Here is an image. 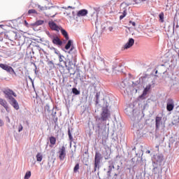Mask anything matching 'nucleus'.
Wrapping results in <instances>:
<instances>
[{
  "mask_svg": "<svg viewBox=\"0 0 179 179\" xmlns=\"http://www.w3.org/2000/svg\"><path fill=\"white\" fill-rule=\"evenodd\" d=\"M62 36L66 38V40H69V36L68 35V32L64 29H62V27H61V29H59Z\"/></svg>",
  "mask_w": 179,
  "mask_h": 179,
  "instance_id": "bb28decb",
  "label": "nucleus"
},
{
  "mask_svg": "<svg viewBox=\"0 0 179 179\" xmlns=\"http://www.w3.org/2000/svg\"><path fill=\"white\" fill-rule=\"evenodd\" d=\"M2 92L3 94H5L6 99H8V101L12 100V99H14L13 96L17 97V94H16V93H15V92L10 89H3Z\"/></svg>",
  "mask_w": 179,
  "mask_h": 179,
  "instance_id": "0eeeda50",
  "label": "nucleus"
},
{
  "mask_svg": "<svg viewBox=\"0 0 179 179\" xmlns=\"http://www.w3.org/2000/svg\"><path fill=\"white\" fill-rule=\"evenodd\" d=\"M22 131H23V126L20 124L18 127V132H22Z\"/></svg>",
  "mask_w": 179,
  "mask_h": 179,
  "instance_id": "c03bdc74",
  "label": "nucleus"
},
{
  "mask_svg": "<svg viewBox=\"0 0 179 179\" xmlns=\"http://www.w3.org/2000/svg\"><path fill=\"white\" fill-rule=\"evenodd\" d=\"M129 24H132V26L136 27V23L135 22L129 21Z\"/></svg>",
  "mask_w": 179,
  "mask_h": 179,
  "instance_id": "8fccbe9b",
  "label": "nucleus"
},
{
  "mask_svg": "<svg viewBox=\"0 0 179 179\" xmlns=\"http://www.w3.org/2000/svg\"><path fill=\"white\" fill-rule=\"evenodd\" d=\"M113 27H108V30H109V31H113Z\"/></svg>",
  "mask_w": 179,
  "mask_h": 179,
  "instance_id": "864d4df0",
  "label": "nucleus"
},
{
  "mask_svg": "<svg viewBox=\"0 0 179 179\" xmlns=\"http://www.w3.org/2000/svg\"><path fill=\"white\" fill-rule=\"evenodd\" d=\"M1 34H4L6 38L10 40V41H13V40H16V37L17 36V34L13 31H9L5 33L1 32Z\"/></svg>",
  "mask_w": 179,
  "mask_h": 179,
  "instance_id": "6e6552de",
  "label": "nucleus"
},
{
  "mask_svg": "<svg viewBox=\"0 0 179 179\" xmlns=\"http://www.w3.org/2000/svg\"><path fill=\"white\" fill-rule=\"evenodd\" d=\"M120 87L122 90H124V93H125V90L127 92V90H128V88L129 87V84L128 83V80H124L120 85Z\"/></svg>",
  "mask_w": 179,
  "mask_h": 179,
  "instance_id": "2eb2a0df",
  "label": "nucleus"
},
{
  "mask_svg": "<svg viewBox=\"0 0 179 179\" xmlns=\"http://www.w3.org/2000/svg\"><path fill=\"white\" fill-rule=\"evenodd\" d=\"M120 8H121V10L122 12V15H121L120 16V20H122V19L124 18L125 16H127V8H124L123 3L121 4Z\"/></svg>",
  "mask_w": 179,
  "mask_h": 179,
  "instance_id": "412c9836",
  "label": "nucleus"
},
{
  "mask_svg": "<svg viewBox=\"0 0 179 179\" xmlns=\"http://www.w3.org/2000/svg\"><path fill=\"white\" fill-rule=\"evenodd\" d=\"M31 13L37 14V11L34 9H31L28 10V15H31Z\"/></svg>",
  "mask_w": 179,
  "mask_h": 179,
  "instance_id": "58836bf2",
  "label": "nucleus"
},
{
  "mask_svg": "<svg viewBox=\"0 0 179 179\" xmlns=\"http://www.w3.org/2000/svg\"><path fill=\"white\" fill-rule=\"evenodd\" d=\"M109 163H110V165L108 166V177H111V171H113V169H115V167L113 162H109Z\"/></svg>",
  "mask_w": 179,
  "mask_h": 179,
  "instance_id": "a878e982",
  "label": "nucleus"
},
{
  "mask_svg": "<svg viewBox=\"0 0 179 179\" xmlns=\"http://www.w3.org/2000/svg\"><path fill=\"white\" fill-rule=\"evenodd\" d=\"M30 177H31V172L30 171H28L25 173L24 179H29V178H30Z\"/></svg>",
  "mask_w": 179,
  "mask_h": 179,
  "instance_id": "f704fd0d",
  "label": "nucleus"
},
{
  "mask_svg": "<svg viewBox=\"0 0 179 179\" xmlns=\"http://www.w3.org/2000/svg\"><path fill=\"white\" fill-rule=\"evenodd\" d=\"M91 87H94V89H96V87H97V85L96 84V83H92L90 85Z\"/></svg>",
  "mask_w": 179,
  "mask_h": 179,
  "instance_id": "49530a36",
  "label": "nucleus"
},
{
  "mask_svg": "<svg viewBox=\"0 0 179 179\" xmlns=\"http://www.w3.org/2000/svg\"><path fill=\"white\" fill-rule=\"evenodd\" d=\"M63 9H65V12H64V15H66L67 16L70 17H73L74 16H76V13L75 11H71L69 9H75V8L69 6L68 7H63Z\"/></svg>",
  "mask_w": 179,
  "mask_h": 179,
  "instance_id": "1a4fd4ad",
  "label": "nucleus"
},
{
  "mask_svg": "<svg viewBox=\"0 0 179 179\" xmlns=\"http://www.w3.org/2000/svg\"><path fill=\"white\" fill-rule=\"evenodd\" d=\"M64 59H65V57H64V55H59V62L64 61Z\"/></svg>",
  "mask_w": 179,
  "mask_h": 179,
  "instance_id": "a19ab883",
  "label": "nucleus"
},
{
  "mask_svg": "<svg viewBox=\"0 0 179 179\" xmlns=\"http://www.w3.org/2000/svg\"><path fill=\"white\" fill-rule=\"evenodd\" d=\"M178 122H179V116L178 115L174 116L172 121L173 125H177Z\"/></svg>",
  "mask_w": 179,
  "mask_h": 179,
  "instance_id": "c756f323",
  "label": "nucleus"
},
{
  "mask_svg": "<svg viewBox=\"0 0 179 179\" xmlns=\"http://www.w3.org/2000/svg\"><path fill=\"white\" fill-rule=\"evenodd\" d=\"M141 83H142V85H146L143 94H147L148 92H149V90H150L152 87V85L153 84V80L152 79V77L145 75V76L139 78L138 80H137L135 83H133V85H135L136 86L138 85H141Z\"/></svg>",
  "mask_w": 179,
  "mask_h": 179,
  "instance_id": "7ed1b4c3",
  "label": "nucleus"
},
{
  "mask_svg": "<svg viewBox=\"0 0 179 179\" xmlns=\"http://www.w3.org/2000/svg\"><path fill=\"white\" fill-rule=\"evenodd\" d=\"M148 153H150V151H148Z\"/></svg>",
  "mask_w": 179,
  "mask_h": 179,
  "instance_id": "680f3d73",
  "label": "nucleus"
},
{
  "mask_svg": "<svg viewBox=\"0 0 179 179\" xmlns=\"http://www.w3.org/2000/svg\"><path fill=\"white\" fill-rule=\"evenodd\" d=\"M36 160L37 162H41L43 160V155L41 153H38L36 155Z\"/></svg>",
  "mask_w": 179,
  "mask_h": 179,
  "instance_id": "72a5a7b5",
  "label": "nucleus"
},
{
  "mask_svg": "<svg viewBox=\"0 0 179 179\" xmlns=\"http://www.w3.org/2000/svg\"><path fill=\"white\" fill-rule=\"evenodd\" d=\"M162 124V117L157 116L155 118V127L156 129H159L160 128V125Z\"/></svg>",
  "mask_w": 179,
  "mask_h": 179,
  "instance_id": "5701e85b",
  "label": "nucleus"
},
{
  "mask_svg": "<svg viewBox=\"0 0 179 179\" xmlns=\"http://www.w3.org/2000/svg\"><path fill=\"white\" fill-rule=\"evenodd\" d=\"M111 118V113H110V110H108V105L107 103L106 104V107L102 108V112L101 113V117L98 119V122H104L106 121H108Z\"/></svg>",
  "mask_w": 179,
  "mask_h": 179,
  "instance_id": "39448f33",
  "label": "nucleus"
},
{
  "mask_svg": "<svg viewBox=\"0 0 179 179\" xmlns=\"http://www.w3.org/2000/svg\"><path fill=\"white\" fill-rule=\"evenodd\" d=\"M72 92L73 93V94H80V92H79V90H78V89L76 88H73L72 89Z\"/></svg>",
  "mask_w": 179,
  "mask_h": 179,
  "instance_id": "e433bc0d",
  "label": "nucleus"
},
{
  "mask_svg": "<svg viewBox=\"0 0 179 179\" xmlns=\"http://www.w3.org/2000/svg\"><path fill=\"white\" fill-rule=\"evenodd\" d=\"M44 23V20H39L34 23L31 24V26H41Z\"/></svg>",
  "mask_w": 179,
  "mask_h": 179,
  "instance_id": "c85d7f7f",
  "label": "nucleus"
},
{
  "mask_svg": "<svg viewBox=\"0 0 179 179\" xmlns=\"http://www.w3.org/2000/svg\"><path fill=\"white\" fill-rule=\"evenodd\" d=\"M101 155L100 152H96L95 157H94V172L96 173L97 170H100V163L101 162Z\"/></svg>",
  "mask_w": 179,
  "mask_h": 179,
  "instance_id": "423d86ee",
  "label": "nucleus"
},
{
  "mask_svg": "<svg viewBox=\"0 0 179 179\" xmlns=\"http://www.w3.org/2000/svg\"><path fill=\"white\" fill-rule=\"evenodd\" d=\"M100 97V94L99 93H96V103H99V98Z\"/></svg>",
  "mask_w": 179,
  "mask_h": 179,
  "instance_id": "a18cd8bd",
  "label": "nucleus"
},
{
  "mask_svg": "<svg viewBox=\"0 0 179 179\" xmlns=\"http://www.w3.org/2000/svg\"><path fill=\"white\" fill-rule=\"evenodd\" d=\"M1 105L3 106L7 113H9L10 111L9 104H8V102L6 101L1 99Z\"/></svg>",
  "mask_w": 179,
  "mask_h": 179,
  "instance_id": "aec40b11",
  "label": "nucleus"
},
{
  "mask_svg": "<svg viewBox=\"0 0 179 179\" xmlns=\"http://www.w3.org/2000/svg\"><path fill=\"white\" fill-rule=\"evenodd\" d=\"M0 67H1V64H0Z\"/></svg>",
  "mask_w": 179,
  "mask_h": 179,
  "instance_id": "0e129e2a",
  "label": "nucleus"
},
{
  "mask_svg": "<svg viewBox=\"0 0 179 179\" xmlns=\"http://www.w3.org/2000/svg\"><path fill=\"white\" fill-rule=\"evenodd\" d=\"M1 29H3V25H1Z\"/></svg>",
  "mask_w": 179,
  "mask_h": 179,
  "instance_id": "052dcab7",
  "label": "nucleus"
},
{
  "mask_svg": "<svg viewBox=\"0 0 179 179\" xmlns=\"http://www.w3.org/2000/svg\"><path fill=\"white\" fill-rule=\"evenodd\" d=\"M49 141H50V145H52V146H54L55 143H57V138L54 136H50L49 138Z\"/></svg>",
  "mask_w": 179,
  "mask_h": 179,
  "instance_id": "cd10ccee",
  "label": "nucleus"
},
{
  "mask_svg": "<svg viewBox=\"0 0 179 179\" xmlns=\"http://www.w3.org/2000/svg\"><path fill=\"white\" fill-rule=\"evenodd\" d=\"M59 159L60 160H64L65 159V157L66 156V148H65V146H62L59 150Z\"/></svg>",
  "mask_w": 179,
  "mask_h": 179,
  "instance_id": "ddd939ff",
  "label": "nucleus"
},
{
  "mask_svg": "<svg viewBox=\"0 0 179 179\" xmlns=\"http://www.w3.org/2000/svg\"><path fill=\"white\" fill-rule=\"evenodd\" d=\"M149 0H133L131 3H129V5H141L142 3H145V2H148Z\"/></svg>",
  "mask_w": 179,
  "mask_h": 179,
  "instance_id": "4be33fe9",
  "label": "nucleus"
},
{
  "mask_svg": "<svg viewBox=\"0 0 179 179\" xmlns=\"http://www.w3.org/2000/svg\"><path fill=\"white\" fill-rule=\"evenodd\" d=\"M46 34L48 36V37H50V38H51L50 36H55V35H51L48 31L46 32Z\"/></svg>",
  "mask_w": 179,
  "mask_h": 179,
  "instance_id": "603ef678",
  "label": "nucleus"
},
{
  "mask_svg": "<svg viewBox=\"0 0 179 179\" xmlns=\"http://www.w3.org/2000/svg\"><path fill=\"white\" fill-rule=\"evenodd\" d=\"M38 8L40 10H44L45 16L54 17L57 15V7L48 6L50 1L48 0H38Z\"/></svg>",
  "mask_w": 179,
  "mask_h": 179,
  "instance_id": "f03ea898",
  "label": "nucleus"
},
{
  "mask_svg": "<svg viewBox=\"0 0 179 179\" xmlns=\"http://www.w3.org/2000/svg\"><path fill=\"white\" fill-rule=\"evenodd\" d=\"M159 20L161 22H163V19H164V14L163 13H160L159 15Z\"/></svg>",
  "mask_w": 179,
  "mask_h": 179,
  "instance_id": "ea45409f",
  "label": "nucleus"
},
{
  "mask_svg": "<svg viewBox=\"0 0 179 179\" xmlns=\"http://www.w3.org/2000/svg\"><path fill=\"white\" fill-rule=\"evenodd\" d=\"M1 69H3V71H6V72H8V73H14L16 75V73L15 72V70H13V68L12 66H8V64H1Z\"/></svg>",
  "mask_w": 179,
  "mask_h": 179,
  "instance_id": "9d476101",
  "label": "nucleus"
},
{
  "mask_svg": "<svg viewBox=\"0 0 179 179\" xmlns=\"http://www.w3.org/2000/svg\"><path fill=\"white\" fill-rule=\"evenodd\" d=\"M45 111H48V113H50V106L46 105L45 106Z\"/></svg>",
  "mask_w": 179,
  "mask_h": 179,
  "instance_id": "de8ad7c7",
  "label": "nucleus"
},
{
  "mask_svg": "<svg viewBox=\"0 0 179 179\" xmlns=\"http://www.w3.org/2000/svg\"><path fill=\"white\" fill-rule=\"evenodd\" d=\"M90 15L92 17L94 16V15H95V16H97V14L96 13V10L91 9V10L90 11Z\"/></svg>",
  "mask_w": 179,
  "mask_h": 179,
  "instance_id": "c9c22d12",
  "label": "nucleus"
},
{
  "mask_svg": "<svg viewBox=\"0 0 179 179\" xmlns=\"http://www.w3.org/2000/svg\"><path fill=\"white\" fill-rule=\"evenodd\" d=\"M174 20H179V12H177L175 15Z\"/></svg>",
  "mask_w": 179,
  "mask_h": 179,
  "instance_id": "37998d69",
  "label": "nucleus"
},
{
  "mask_svg": "<svg viewBox=\"0 0 179 179\" xmlns=\"http://www.w3.org/2000/svg\"><path fill=\"white\" fill-rule=\"evenodd\" d=\"M127 8H128V7H126V8H124L127 9Z\"/></svg>",
  "mask_w": 179,
  "mask_h": 179,
  "instance_id": "e2e57ef3",
  "label": "nucleus"
},
{
  "mask_svg": "<svg viewBox=\"0 0 179 179\" xmlns=\"http://www.w3.org/2000/svg\"><path fill=\"white\" fill-rule=\"evenodd\" d=\"M107 125L104 122H99L96 125L93 127V129H94L96 134H97L98 136L100 138L101 136H106L107 134V131L106 130Z\"/></svg>",
  "mask_w": 179,
  "mask_h": 179,
  "instance_id": "20e7f679",
  "label": "nucleus"
},
{
  "mask_svg": "<svg viewBox=\"0 0 179 179\" xmlns=\"http://www.w3.org/2000/svg\"><path fill=\"white\" fill-rule=\"evenodd\" d=\"M173 29H176V25H175V24H173Z\"/></svg>",
  "mask_w": 179,
  "mask_h": 179,
  "instance_id": "bf43d9fd",
  "label": "nucleus"
},
{
  "mask_svg": "<svg viewBox=\"0 0 179 179\" xmlns=\"http://www.w3.org/2000/svg\"><path fill=\"white\" fill-rule=\"evenodd\" d=\"M71 46H72V41L69 40L66 43V45H65V49L69 50V48H71Z\"/></svg>",
  "mask_w": 179,
  "mask_h": 179,
  "instance_id": "473e14b6",
  "label": "nucleus"
},
{
  "mask_svg": "<svg viewBox=\"0 0 179 179\" xmlns=\"http://www.w3.org/2000/svg\"><path fill=\"white\" fill-rule=\"evenodd\" d=\"M152 160L157 162V163H162L163 162V155L156 154L153 156Z\"/></svg>",
  "mask_w": 179,
  "mask_h": 179,
  "instance_id": "a211bd4d",
  "label": "nucleus"
},
{
  "mask_svg": "<svg viewBox=\"0 0 179 179\" xmlns=\"http://www.w3.org/2000/svg\"><path fill=\"white\" fill-rule=\"evenodd\" d=\"M166 109L168 111H173L174 110V103H173V101L167 103Z\"/></svg>",
  "mask_w": 179,
  "mask_h": 179,
  "instance_id": "393cba45",
  "label": "nucleus"
},
{
  "mask_svg": "<svg viewBox=\"0 0 179 179\" xmlns=\"http://www.w3.org/2000/svg\"><path fill=\"white\" fill-rule=\"evenodd\" d=\"M50 39L52 40L53 44H55V45H62V41L59 39V37L58 36L55 35V36H50Z\"/></svg>",
  "mask_w": 179,
  "mask_h": 179,
  "instance_id": "f8f14e48",
  "label": "nucleus"
},
{
  "mask_svg": "<svg viewBox=\"0 0 179 179\" xmlns=\"http://www.w3.org/2000/svg\"><path fill=\"white\" fill-rule=\"evenodd\" d=\"M68 135L70 141H73V137H72V134L71 133V129H68Z\"/></svg>",
  "mask_w": 179,
  "mask_h": 179,
  "instance_id": "4c0bfd02",
  "label": "nucleus"
},
{
  "mask_svg": "<svg viewBox=\"0 0 179 179\" xmlns=\"http://www.w3.org/2000/svg\"><path fill=\"white\" fill-rule=\"evenodd\" d=\"M135 43V40L131 38L129 39V41L124 45V50H128V48H131L132 45Z\"/></svg>",
  "mask_w": 179,
  "mask_h": 179,
  "instance_id": "6ab92c4d",
  "label": "nucleus"
},
{
  "mask_svg": "<svg viewBox=\"0 0 179 179\" xmlns=\"http://www.w3.org/2000/svg\"><path fill=\"white\" fill-rule=\"evenodd\" d=\"M10 104L15 108V110H19V103H17V101L15 98H13L10 101H8Z\"/></svg>",
  "mask_w": 179,
  "mask_h": 179,
  "instance_id": "f3484780",
  "label": "nucleus"
},
{
  "mask_svg": "<svg viewBox=\"0 0 179 179\" xmlns=\"http://www.w3.org/2000/svg\"><path fill=\"white\" fill-rule=\"evenodd\" d=\"M88 11L86 9H83L79 10L77 13V16H78V17H80L81 16H86V15H87Z\"/></svg>",
  "mask_w": 179,
  "mask_h": 179,
  "instance_id": "b1692460",
  "label": "nucleus"
},
{
  "mask_svg": "<svg viewBox=\"0 0 179 179\" xmlns=\"http://www.w3.org/2000/svg\"><path fill=\"white\" fill-rule=\"evenodd\" d=\"M48 25L51 30H54L55 31H59L61 30V26L57 25L54 21H50Z\"/></svg>",
  "mask_w": 179,
  "mask_h": 179,
  "instance_id": "9b49d317",
  "label": "nucleus"
},
{
  "mask_svg": "<svg viewBox=\"0 0 179 179\" xmlns=\"http://www.w3.org/2000/svg\"><path fill=\"white\" fill-rule=\"evenodd\" d=\"M57 66H61L62 68H66V62L64 60L59 62L57 64Z\"/></svg>",
  "mask_w": 179,
  "mask_h": 179,
  "instance_id": "7c9ffc66",
  "label": "nucleus"
},
{
  "mask_svg": "<svg viewBox=\"0 0 179 179\" xmlns=\"http://www.w3.org/2000/svg\"><path fill=\"white\" fill-rule=\"evenodd\" d=\"M103 69H106L107 72H110V69H108V68H105Z\"/></svg>",
  "mask_w": 179,
  "mask_h": 179,
  "instance_id": "5fc2aeb1",
  "label": "nucleus"
},
{
  "mask_svg": "<svg viewBox=\"0 0 179 179\" xmlns=\"http://www.w3.org/2000/svg\"><path fill=\"white\" fill-rule=\"evenodd\" d=\"M73 50H75V47L72 45L71 50L69 51V54H72V51H73Z\"/></svg>",
  "mask_w": 179,
  "mask_h": 179,
  "instance_id": "09e8293b",
  "label": "nucleus"
},
{
  "mask_svg": "<svg viewBox=\"0 0 179 179\" xmlns=\"http://www.w3.org/2000/svg\"><path fill=\"white\" fill-rule=\"evenodd\" d=\"M55 52L58 55V52L57 51V49L54 48Z\"/></svg>",
  "mask_w": 179,
  "mask_h": 179,
  "instance_id": "6e6d98bb",
  "label": "nucleus"
},
{
  "mask_svg": "<svg viewBox=\"0 0 179 179\" xmlns=\"http://www.w3.org/2000/svg\"><path fill=\"white\" fill-rule=\"evenodd\" d=\"M125 113L129 115L133 121V129L136 132H138L141 129H143V122H142V116H141V113L135 112L131 108L125 109Z\"/></svg>",
  "mask_w": 179,
  "mask_h": 179,
  "instance_id": "f257e3e1",
  "label": "nucleus"
},
{
  "mask_svg": "<svg viewBox=\"0 0 179 179\" xmlns=\"http://www.w3.org/2000/svg\"><path fill=\"white\" fill-rule=\"evenodd\" d=\"M48 65L50 69H54V68H55V64H54V62L52 61H48Z\"/></svg>",
  "mask_w": 179,
  "mask_h": 179,
  "instance_id": "2f4dec72",
  "label": "nucleus"
},
{
  "mask_svg": "<svg viewBox=\"0 0 179 179\" xmlns=\"http://www.w3.org/2000/svg\"><path fill=\"white\" fill-rule=\"evenodd\" d=\"M167 72V68L164 65H161L157 67V69L155 71L156 75L159 73V75H163Z\"/></svg>",
  "mask_w": 179,
  "mask_h": 179,
  "instance_id": "4468645a",
  "label": "nucleus"
},
{
  "mask_svg": "<svg viewBox=\"0 0 179 179\" xmlns=\"http://www.w3.org/2000/svg\"><path fill=\"white\" fill-rule=\"evenodd\" d=\"M179 27V25H178V23H177L176 26V29H178Z\"/></svg>",
  "mask_w": 179,
  "mask_h": 179,
  "instance_id": "4d7b16f0",
  "label": "nucleus"
},
{
  "mask_svg": "<svg viewBox=\"0 0 179 179\" xmlns=\"http://www.w3.org/2000/svg\"><path fill=\"white\" fill-rule=\"evenodd\" d=\"M78 170H79V164H77L75 166V167H74V169H73L74 173H76V172L78 171Z\"/></svg>",
  "mask_w": 179,
  "mask_h": 179,
  "instance_id": "79ce46f5",
  "label": "nucleus"
},
{
  "mask_svg": "<svg viewBox=\"0 0 179 179\" xmlns=\"http://www.w3.org/2000/svg\"><path fill=\"white\" fill-rule=\"evenodd\" d=\"M24 24L25 26H27V27H29V23L27 22V21L24 20Z\"/></svg>",
  "mask_w": 179,
  "mask_h": 179,
  "instance_id": "3c124183",
  "label": "nucleus"
},
{
  "mask_svg": "<svg viewBox=\"0 0 179 179\" xmlns=\"http://www.w3.org/2000/svg\"><path fill=\"white\" fill-rule=\"evenodd\" d=\"M8 120V122H10V120H9V117H7Z\"/></svg>",
  "mask_w": 179,
  "mask_h": 179,
  "instance_id": "13d9d810",
  "label": "nucleus"
},
{
  "mask_svg": "<svg viewBox=\"0 0 179 179\" xmlns=\"http://www.w3.org/2000/svg\"><path fill=\"white\" fill-rule=\"evenodd\" d=\"M152 173L155 176L160 177V176H162V169L160 168V166H155L152 169Z\"/></svg>",
  "mask_w": 179,
  "mask_h": 179,
  "instance_id": "dca6fc26",
  "label": "nucleus"
}]
</instances>
